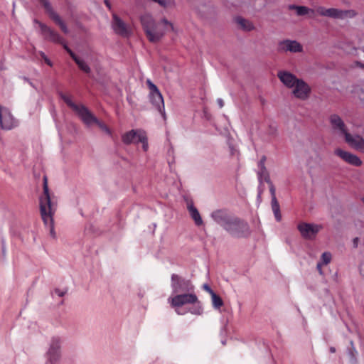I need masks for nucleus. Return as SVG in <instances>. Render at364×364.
I'll return each mask as SVG.
<instances>
[{
    "mask_svg": "<svg viewBox=\"0 0 364 364\" xmlns=\"http://www.w3.org/2000/svg\"><path fill=\"white\" fill-rule=\"evenodd\" d=\"M212 218L232 237L247 238L252 234L247 221L229 213L225 210L214 211Z\"/></svg>",
    "mask_w": 364,
    "mask_h": 364,
    "instance_id": "1",
    "label": "nucleus"
},
{
    "mask_svg": "<svg viewBox=\"0 0 364 364\" xmlns=\"http://www.w3.org/2000/svg\"><path fill=\"white\" fill-rule=\"evenodd\" d=\"M141 23L149 41L151 43L159 42L167 31H173V24L166 19L156 22L149 14L141 16Z\"/></svg>",
    "mask_w": 364,
    "mask_h": 364,
    "instance_id": "2",
    "label": "nucleus"
},
{
    "mask_svg": "<svg viewBox=\"0 0 364 364\" xmlns=\"http://www.w3.org/2000/svg\"><path fill=\"white\" fill-rule=\"evenodd\" d=\"M147 85L150 89L149 100L151 103L158 109L162 117L165 118V107L161 93L151 80H147Z\"/></svg>",
    "mask_w": 364,
    "mask_h": 364,
    "instance_id": "3",
    "label": "nucleus"
},
{
    "mask_svg": "<svg viewBox=\"0 0 364 364\" xmlns=\"http://www.w3.org/2000/svg\"><path fill=\"white\" fill-rule=\"evenodd\" d=\"M55 206H40V213L41 218L46 227L49 228L50 235L56 238V232L54 228V214L55 213Z\"/></svg>",
    "mask_w": 364,
    "mask_h": 364,
    "instance_id": "4",
    "label": "nucleus"
},
{
    "mask_svg": "<svg viewBox=\"0 0 364 364\" xmlns=\"http://www.w3.org/2000/svg\"><path fill=\"white\" fill-rule=\"evenodd\" d=\"M171 287L173 292L176 294L192 292L193 291V286L190 280L175 274L171 276Z\"/></svg>",
    "mask_w": 364,
    "mask_h": 364,
    "instance_id": "5",
    "label": "nucleus"
},
{
    "mask_svg": "<svg viewBox=\"0 0 364 364\" xmlns=\"http://www.w3.org/2000/svg\"><path fill=\"white\" fill-rule=\"evenodd\" d=\"M257 177L259 182V189L264 182L269 184V192L272 197L271 205H278V201L276 198V189L270 180L269 174L266 167H258Z\"/></svg>",
    "mask_w": 364,
    "mask_h": 364,
    "instance_id": "6",
    "label": "nucleus"
},
{
    "mask_svg": "<svg viewBox=\"0 0 364 364\" xmlns=\"http://www.w3.org/2000/svg\"><path fill=\"white\" fill-rule=\"evenodd\" d=\"M0 125L1 129L11 130L18 126V121L12 115L11 111L0 105Z\"/></svg>",
    "mask_w": 364,
    "mask_h": 364,
    "instance_id": "7",
    "label": "nucleus"
},
{
    "mask_svg": "<svg viewBox=\"0 0 364 364\" xmlns=\"http://www.w3.org/2000/svg\"><path fill=\"white\" fill-rule=\"evenodd\" d=\"M171 305L173 307H179L185 304H196L198 302V298L195 294L191 292H184L177 294L170 299Z\"/></svg>",
    "mask_w": 364,
    "mask_h": 364,
    "instance_id": "8",
    "label": "nucleus"
},
{
    "mask_svg": "<svg viewBox=\"0 0 364 364\" xmlns=\"http://www.w3.org/2000/svg\"><path fill=\"white\" fill-rule=\"evenodd\" d=\"M298 229L304 238L313 240L322 229V226L320 225L302 223L299 224Z\"/></svg>",
    "mask_w": 364,
    "mask_h": 364,
    "instance_id": "9",
    "label": "nucleus"
},
{
    "mask_svg": "<svg viewBox=\"0 0 364 364\" xmlns=\"http://www.w3.org/2000/svg\"><path fill=\"white\" fill-rule=\"evenodd\" d=\"M60 339L53 337L47 353L48 360L50 364H55L60 358Z\"/></svg>",
    "mask_w": 364,
    "mask_h": 364,
    "instance_id": "10",
    "label": "nucleus"
},
{
    "mask_svg": "<svg viewBox=\"0 0 364 364\" xmlns=\"http://www.w3.org/2000/svg\"><path fill=\"white\" fill-rule=\"evenodd\" d=\"M318 12L320 15L323 16H328L334 18H344L347 16H353L355 13L353 11H343L337 9H325L320 7L318 9Z\"/></svg>",
    "mask_w": 364,
    "mask_h": 364,
    "instance_id": "11",
    "label": "nucleus"
},
{
    "mask_svg": "<svg viewBox=\"0 0 364 364\" xmlns=\"http://www.w3.org/2000/svg\"><path fill=\"white\" fill-rule=\"evenodd\" d=\"M292 88L294 96L298 99L304 100L308 98L311 88L303 80L299 79Z\"/></svg>",
    "mask_w": 364,
    "mask_h": 364,
    "instance_id": "12",
    "label": "nucleus"
},
{
    "mask_svg": "<svg viewBox=\"0 0 364 364\" xmlns=\"http://www.w3.org/2000/svg\"><path fill=\"white\" fill-rule=\"evenodd\" d=\"M41 3L44 6L45 9L46 10L47 13L49 14L50 17L57 23L61 28V30L65 33H68V29L64 21L61 19V18L59 16V15L55 13L50 2L48 0H39Z\"/></svg>",
    "mask_w": 364,
    "mask_h": 364,
    "instance_id": "13",
    "label": "nucleus"
},
{
    "mask_svg": "<svg viewBox=\"0 0 364 364\" xmlns=\"http://www.w3.org/2000/svg\"><path fill=\"white\" fill-rule=\"evenodd\" d=\"M112 28L114 31L122 36H129L131 33L127 24L116 14H112Z\"/></svg>",
    "mask_w": 364,
    "mask_h": 364,
    "instance_id": "14",
    "label": "nucleus"
},
{
    "mask_svg": "<svg viewBox=\"0 0 364 364\" xmlns=\"http://www.w3.org/2000/svg\"><path fill=\"white\" fill-rule=\"evenodd\" d=\"M36 23L39 24L41 31L46 38L53 42L63 44L64 48L65 45L67 46L64 39L58 33L41 22L36 21Z\"/></svg>",
    "mask_w": 364,
    "mask_h": 364,
    "instance_id": "15",
    "label": "nucleus"
},
{
    "mask_svg": "<svg viewBox=\"0 0 364 364\" xmlns=\"http://www.w3.org/2000/svg\"><path fill=\"white\" fill-rule=\"evenodd\" d=\"M75 112L87 126L95 124L98 119L85 106L82 105H80V107Z\"/></svg>",
    "mask_w": 364,
    "mask_h": 364,
    "instance_id": "16",
    "label": "nucleus"
},
{
    "mask_svg": "<svg viewBox=\"0 0 364 364\" xmlns=\"http://www.w3.org/2000/svg\"><path fill=\"white\" fill-rule=\"evenodd\" d=\"M75 112L87 126L95 124L98 119L85 106L82 105H80V107Z\"/></svg>",
    "mask_w": 364,
    "mask_h": 364,
    "instance_id": "17",
    "label": "nucleus"
},
{
    "mask_svg": "<svg viewBox=\"0 0 364 364\" xmlns=\"http://www.w3.org/2000/svg\"><path fill=\"white\" fill-rule=\"evenodd\" d=\"M335 154L350 165L360 166L362 164V161L358 156L348 151L337 149L335 150Z\"/></svg>",
    "mask_w": 364,
    "mask_h": 364,
    "instance_id": "18",
    "label": "nucleus"
},
{
    "mask_svg": "<svg viewBox=\"0 0 364 364\" xmlns=\"http://www.w3.org/2000/svg\"><path fill=\"white\" fill-rule=\"evenodd\" d=\"M145 132L142 129H132L122 136V140L125 144H138L140 142L141 135Z\"/></svg>",
    "mask_w": 364,
    "mask_h": 364,
    "instance_id": "19",
    "label": "nucleus"
},
{
    "mask_svg": "<svg viewBox=\"0 0 364 364\" xmlns=\"http://www.w3.org/2000/svg\"><path fill=\"white\" fill-rule=\"evenodd\" d=\"M279 49L282 51L298 53L302 51V46L296 41L284 40L279 43Z\"/></svg>",
    "mask_w": 364,
    "mask_h": 364,
    "instance_id": "20",
    "label": "nucleus"
},
{
    "mask_svg": "<svg viewBox=\"0 0 364 364\" xmlns=\"http://www.w3.org/2000/svg\"><path fill=\"white\" fill-rule=\"evenodd\" d=\"M330 122L333 129L342 134L346 139V134H350L345 127V124L341 118L337 114H333L330 117Z\"/></svg>",
    "mask_w": 364,
    "mask_h": 364,
    "instance_id": "21",
    "label": "nucleus"
},
{
    "mask_svg": "<svg viewBox=\"0 0 364 364\" xmlns=\"http://www.w3.org/2000/svg\"><path fill=\"white\" fill-rule=\"evenodd\" d=\"M346 141L353 149L364 153V139L362 136L346 134Z\"/></svg>",
    "mask_w": 364,
    "mask_h": 364,
    "instance_id": "22",
    "label": "nucleus"
},
{
    "mask_svg": "<svg viewBox=\"0 0 364 364\" xmlns=\"http://www.w3.org/2000/svg\"><path fill=\"white\" fill-rule=\"evenodd\" d=\"M278 77L285 86L289 88L294 87L295 83L299 80L295 75L287 71L279 72Z\"/></svg>",
    "mask_w": 364,
    "mask_h": 364,
    "instance_id": "23",
    "label": "nucleus"
},
{
    "mask_svg": "<svg viewBox=\"0 0 364 364\" xmlns=\"http://www.w3.org/2000/svg\"><path fill=\"white\" fill-rule=\"evenodd\" d=\"M65 49L70 54L72 58L75 60L76 64L78 65L79 68L86 73H90L91 69L88 64L85 62L84 59L76 55L69 48L68 46L65 45Z\"/></svg>",
    "mask_w": 364,
    "mask_h": 364,
    "instance_id": "24",
    "label": "nucleus"
},
{
    "mask_svg": "<svg viewBox=\"0 0 364 364\" xmlns=\"http://www.w3.org/2000/svg\"><path fill=\"white\" fill-rule=\"evenodd\" d=\"M187 207H188L189 214H190L191 217L192 218V219L194 220L195 224L197 226L202 225L203 222L200 215L198 210H197V208H196V206H187Z\"/></svg>",
    "mask_w": 364,
    "mask_h": 364,
    "instance_id": "25",
    "label": "nucleus"
},
{
    "mask_svg": "<svg viewBox=\"0 0 364 364\" xmlns=\"http://www.w3.org/2000/svg\"><path fill=\"white\" fill-rule=\"evenodd\" d=\"M235 21L240 26V27L244 31H250L254 29V26L252 23L242 17H237L235 18Z\"/></svg>",
    "mask_w": 364,
    "mask_h": 364,
    "instance_id": "26",
    "label": "nucleus"
},
{
    "mask_svg": "<svg viewBox=\"0 0 364 364\" xmlns=\"http://www.w3.org/2000/svg\"><path fill=\"white\" fill-rule=\"evenodd\" d=\"M289 9L296 10V14L299 16H304V15L309 14V12L314 13L313 10L309 9L306 6H304L289 5Z\"/></svg>",
    "mask_w": 364,
    "mask_h": 364,
    "instance_id": "27",
    "label": "nucleus"
},
{
    "mask_svg": "<svg viewBox=\"0 0 364 364\" xmlns=\"http://www.w3.org/2000/svg\"><path fill=\"white\" fill-rule=\"evenodd\" d=\"M60 97L63 100V101L69 106L73 111L77 110V109L80 107V105H76L73 102L70 96L65 95L63 93H60Z\"/></svg>",
    "mask_w": 364,
    "mask_h": 364,
    "instance_id": "28",
    "label": "nucleus"
},
{
    "mask_svg": "<svg viewBox=\"0 0 364 364\" xmlns=\"http://www.w3.org/2000/svg\"><path fill=\"white\" fill-rule=\"evenodd\" d=\"M211 298L213 306L215 309H219L223 306V301L220 296L216 294L214 291H211Z\"/></svg>",
    "mask_w": 364,
    "mask_h": 364,
    "instance_id": "29",
    "label": "nucleus"
},
{
    "mask_svg": "<svg viewBox=\"0 0 364 364\" xmlns=\"http://www.w3.org/2000/svg\"><path fill=\"white\" fill-rule=\"evenodd\" d=\"M43 181H44L43 190H44L45 200H46V203H44V202L41 200L40 205H51V200L50 199V196H49V193H48L47 178L46 176L44 177Z\"/></svg>",
    "mask_w": 364,
    "mask_h": 364,
    "instance_id": "30",
    "label": "nucleus"
},
{
    "mask_svg": "<svg viewBox=\"0 0 364 364\" xmlns=\"http://www.w3.org/2000/svg\"><path fill=\"white\" fill-rule=\"evenodd\" d=\"M331 261V254L328 252H323L321 257V262L324 265L329 264Z\"/></svg>",
    "mask_w": 364,
    "mask_h": 364,
    "instance_id": "31",
    "label": "nucleus"
},
{
    "mask_svg": "<svg viewBox=\"0 0 364 364\" xmlns=\"http://www.w3.org/2000/svg\"><path fill=\"white\" fill-rule=\"evenodd\" d=\"M105 133L108 134L109 136H112V132L109 128L102 122L97 119L95 123Z\"/></svg>",
    "mask_w": 364,
    "mask_h": 364,
    "instance_id": "32",
    "label": "nucleus"
},
{
    "mask_svg": "<svg viewBox=\"0 0 364 364\" xmlns=\"http://www.w3.org/2000/svg\"><path fill=\"white\" fill-rule=\"evenodd\" d=\"M141 139H139L140 143L142 144V148L144 151H146L149 149L148 139L146 136V132L141 135Z\"/></svg>",
    "mask_w": 364,
    "mask_h": 364,
    "instance_id": "33",
    "label": "nucleus"
},
{
    "mask_svg": "<svg viewBox=\"0 0 364 364\" xmlns=\"http://www.w3.org/2000/svg\"><path fill=\"white\" fill-rule=\"evenodd\" d=\"M272 210L277 221H280L282 220V215L279 206H272Z\"/></svg>",
    "mask_w": 364,
    "mask_h": 364,
    "instance_id": "34",
    "label": "nucleus"
},
{
    "mask_svg": "<svg viewBox=\"0 0 364 364\" xmlns=\"http://www.w3.org/2000/svg\"><path fill=\"white\" fill-rule=\"evenodd\" d=\"M190 312L193 314L200 315L203 313V309L198 304L196 306H193L190 309Z\"/></svg>",
    "mask_w": 364,
    "mask_h": 364,
    "instance_id": "35",
    "label": "nucleus"
},
{
    "mask_svg": "<svg viewBox=\"0 0 364 364\" xmlns=\"http://www.w3.org/2000/svg\"><path fill=\"white\" fill-rule=\"evenodd\" d=\"M266 156H263L258 162V167H265Z\"/></svg>",
    "mask_w": 364,
    "mask_h": 364,
    "instance_id": "36",
    "label": "nucleus"
},
{
    "mask_svg": "<svg viewBox=\"0 0 364 364\" xmlns=\"http://www.w3.org/2000/svg\"><path fill=\"white\" fill-rule=\"evenodd\" d=\"M324 265L323 264H322L321 262H318L317 263V265H316V269L318 272V273L321 274V275H323V270H322V266Z\"/></svg>",
    "mask_w": 364,
    "mask_h": 364,
    "instance_id": "37",
    "label": "nucleus"
},
{
    "mask_svg": "<svg viewBox=\"0 0 364 364\" xmlns=\"http://www.w3.org/2000/svg\"><path fill=\"white\" fill-rule=\"evenodd\" d=\"M41 56L45 60V62L50 66H52L51 61L46 57V55L44 54V53H41Z\"/></svg>",
    "mask_w": 364,
    "mask_h": 364,
    "instance_id": "38",
    "label": "nucleus"
},
{
    "mask_svg": "<svg viewBox=\"0 0 364 364\" xmlns=\"http://www.w3.org/2000/svg\"><path fill=\"white\" fill-rule=\"evenodd\" d=\"M55 294H57L59 296L62 297V296H63L65 294L66 291H61V290H60V289H56L55 290Z\"/></svg>",
    "mask_w": 364,
    "mask_h": 364,
    "instance_id": "39",
    "label": "nucleus"
},
{
    "mask_svg": "<svg viewBox=\"0 0 364 364\" xmlns=\"http://www.w3.org/2000/svg\"><path fill=\"white\" fill-rule=\"evenodd\" d=\"M358 242H359V238H358V237H355V238L353 240V247H354L355 248L358 247Z\"/></svg>",
    "mask_w": 364,
    "mask_h": 364,
    "instance_id": "40",
    "label": "nucleus"
},
{
    "mask_svg": "<svg viewBox=\"0 0 364 364\" xmlns=\"http://www.w3.org/2000/svg\"><path fill=\"white\" fill-rule=\"evenodd\" d=\"M217 102H218V105H219V107H220V108L223 107V105H224V102H223V100L222 99L218 98V99L217 100Z\"/></svg>",
    "mask_w": 364,
    "mask_h": 364,
    "instance_id": "41",
    "label": "nucleus"
},
{
    "mask_svg": "<svg viewBox=\"0 0 364 364\" xmlns=\"http://www.w3.org/2000/svg\"><path fill=\"white\" fill-rule=\"evenodd\" d=\"M104 2L106 6L109 9V10H111L112 6H111L110 2L108 0H105Z\"/></svg>",
    "mask_w": 364,
    "mask_h": 364,
    "instance_id": "42",
    "label": "nucleus"
},
{
    "mask_svg": "<svg viewBox=\"0 0 364 364\" xmlns=\"http://www.w3.org/2000/svg\"><path fill=\"white\" fill-rule=\"evenodd\" d=\"M204 289H205V290H207V291H208L210 294H211V291H213L210 288V287H209L208 285H207V284H205V285H204Z\"/></svg>",
    "mask_w": 364,
    "mask_h": 364,
    "instance_id": "43",
    "label": "nucleus"
},
{
    "mask_svg": "<svg viewBox=\"0 0 364 364\" xmlns=\"http://www.w3.org/2000/svg\"><path fill=\"white\" fill-rule=\"evenodd\" d=\"M186 203H187V204H186L187 205H193V202L192 200H190V201L186 200Z\"/></svg>",
    "mask_w": 364,
    "mask_h": 364,
    "instance_id": "44",
    "label": "nucleus"
},
{
    "mask_svg": "<svg viewBox=\"0 0 364 364\" xmlns=\"http://www.w3.org/2000/svg\"><path fill=\"white\" fill-rule=\"evenodd\" d=\"M330 351H331V353H335V352H336V349H335V348H333V347H331V348H330Z\"/></svg>",
    "mask_w": 364,
    "mask_h": 364,
    "instance_id": "45",
    "label": "nucleus"
},
{
    "mask_svg": "<svg viewBox=\"0 0 364 364\" xmlns=\"http://www.w3.org/2000/svg\"><path fill=\"white\" fill-rule=\"evenodd\" d=\"M260 194H261V192H260V191H259V194H258V198H259V197H260Z\"/></svg>",
    "mask_w": 364,
    "mask_h": 364,
    "instance_id": "46",
    "label": "nucleus"
},
{
    "mask_svg": "<svg viewBox=\"0 0 364 364\" xmlns=\"http://www.w3.org/2000/svg\"><path fill=\"white\" fill-rule=\"evenodd\" d=\"M176 312L178 314H181V313L178 310H176Z\"/></svg>",
    "mask_w": 364,
    "mask_h": 364,
    "instance_id": "47",
    "label": "nucleus"
},
{
    "mask_svg": "<svg viewBox=\"0 0 364 364\" xmlns=\"http://www.w3.org/2000/svg\"><path fill=\"white\" fill-rule=\"evenodd\" d=\"M362 201H363V203H364V197L362 198Z\"/></svg>",
    "mask_w": 364,
    "mask_h": 364,
    "instance_id": "48",
    "label": "nucleus"
}]
</instances>
